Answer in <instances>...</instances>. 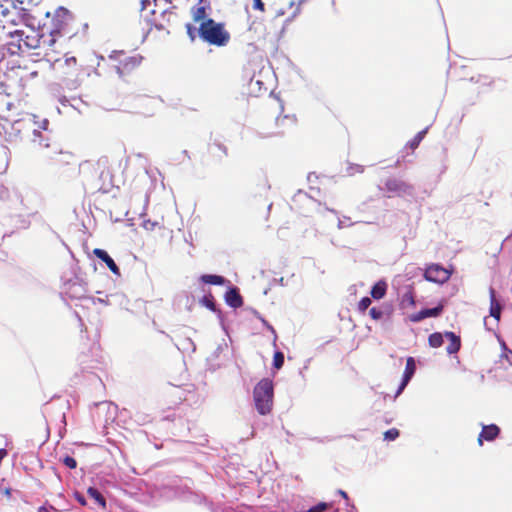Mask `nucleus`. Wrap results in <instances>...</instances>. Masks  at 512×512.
I'll return each mask as SVG.
<instances>
[{
  "mask_svg": "<svg viewBox=\"0 0 512 512\" xmlns=\"http://www.w3.org/2000/svg\"><path fill=\"white\" fill-rule=\"evenodd\" d=\"M49 63L57 77L73 89L78 88L95 71L83 58H77L71 53H65L62 57H49Z\"/></svg>",
  "mask_w": 512,
  "mask_h": 512,
  "instance_id": "nucleus-1",
  "label": "nucleus"
},
{
  "mask_svg": "<svg viewBox=\"0 0 512 512\" xmlns=\"http://www.w3.org/2000/svg\"><path fill=\"white\" fill-rule=\"evenodd\" d=\"M32 145L37 155L47 163H52L63 152L57 141L52 140L49 133L33 130Z\"/></svg>",
  "mask_w": 512,
  "mask_h": 512,
  "instance_id": "nucleus-2",
  "label": "nucleus"
},
{
  "mask_svg": "<svg viewBox=\"0 0 512 512\" xmlns=\"http://www.w3.org/2000/svg\"><path fill=\"white\" fill-rule=\"evenodd\" d=\"M8 35L12 39L17 38V43H14L13 41H8L6 43L7 50L12 55L19 54V53L23 52L24 49L38 50V48L40 47L41 33L32 28H30L28 31H24V30L9 31Z\"/></svg>",
  "mask_w": 512,
  "mask_h": 512,
  "instance_id": "nucleus-3",
  "label": "nucleus"
},
{
  "mask_svg": "<svg viewBox=\"0 0 512 512\" xmlns=\"http://www.w3.org/2000/svg\"><path fill=\"white\" fill-rule=\"evenodd\" d=\"M108 59L110 67L115 69L120 78L125 79L139 68L143 57L140 54L129 55L124 51H114Z\"/></svg>",
  "mask_w": 512,
  "mask_h": 512,
  "instance_id": "nucleus-4",
  "label": "nucleus"
},
{
  "mask_svg": "<svg viewBox=\"0 0 512 512\" xmlns=\"http://www.w3.org/2000/svg\"><path fill=\"white\" fill-rule=\"evenodd\" d=\"M200 37L209 44L223 46L229 40V34L223 26L212 19L205 20L199 27Z\"/></svg>",
  "mask_w": 512,
  "mask_h": 512,
  "instance_id": "nucleus-5",
  "label": "nucleus"
},
{
  "mask_svg": "<svg viewBox=\"0 0 512 512\" xmlns=\"http://www.w3.org/2000/svg\"><path fill=\"white\" fill-rule=\"evenodd\" d=\"M258 386V413L269 414L273 405V382L270 379H262Z\"/></svg>",
  "mask_w": 512,
  "mask_h": 512,
  "instance_id": "nucleus-6",
  "label": "nucleus"
},
{
  "mask_svg": "<svg viewBox=\"0 0 512 512\" xmlns=\"http://www.w3.org/2000/svg\"><path fill=\"white\" fill-rule=\"evenodd\" d=\"M59 34V28L51 30L48 34L41 33L40 47L36 55H43L47 62H49V57H57L58 51L54 47Z\"/></svg>",
  "mask_w": 512,
  "mask_h": 512,
  "instance_id": "nucleus-7",
  "label": "nucleus"
},
{
  "mask_svg": "<svg viewBox=\"0 0 512 512\" xmlns=\"http://www.w3.org/2000/svg\"><path fill=\"white\" fill-rule=\"evenodd\" d=\"M451 277V271L440 264L429 265L424 272V278L429 282L443 284Z\"/></svg>",
  "mask_w": 512,
  "mask_h": 512,
  "instance_id": "nucleus-8",
  "label": "nucleus"
},
{
  "mask_svg": "<svg viewBox=\"0 0 512 512\" xmlns=\"http://www.w3.org/2000/svg\"><path fill=\"white\" fill-rule=\"evenodd\" d=\"M384 185L385 190L390 193V197L410 195L413 191V187L410 184L398 178H389L385 181Z\"/></svg>",
  "mask_w": 512,
  "mask_h": 512,
  "instance_id": "nucleus-9",
  "label": "nucleus"
},
{
  "mask_svg": "<svg viewBox=\"0 0 512 512\" xmlns=\"http://www.w3.org/2000/svg\"><path fill=\"white\" fill-rule=\"evenodd\" d=\"M2 15L4 17V22L9 23L11 25H18L21 22H27V16L25 9L17 8L15 6L12 7V10L5 8L2 10Z\"/></svg>",
  "mask_w": 512,
  "mask_h": 512,
  "instance_id": "nucleus-10",
  "label": "nucleus"
},
{
  "mask_svg": "<svg viewBox=\"0 0 512 512\" xmlns=\"http://www.w3.org/2000/svg\"><path fill=\"white\" fill-rule=\"evenodd\" d=\"M6 122L11 126L12 129L10 134L13 133L15 136H20L22 133H33V130H36L34 128L35 123L29 116L18 119L14 122H8V120H6Z\"/></svg>",
  "mask_w": 512,
  "mask_h": 512,
  "instance_id": "nucleus-11",
  "label": "nucleus"
},
{
  "mask_svg": "<svg viewBox=\"0 0 512 512\" xmlns=\"http://www.w3.org/2000/svg\"><path fill=\"white\" fill-rule=\"evenodd\" d=\"M445 304L443 301H441L436 307L429 308V309H423L417 313L411 314L409 316V320L411 322H420L425 318L428 317H438L444 310Z\"/></svg>",
  "mask_w": 512,
  "mask_h": 512,
  "instance_id": "nucleus-12",
  "label": "nucleus"
},
{
  "mask_svg": "<svg viewBox=\"0 0 512 512\" xmlns=\"http://www.w3.org/2000/svg\"><path fill=\"white\" fill-rule=\"evenodd\" d=\"M415 371H416L415 359L413 357H408L406 359V366H405L403 378H402L401 384L397 390L396 396L399 395L404 390V388L407 386V384L411 380L412 376L414 375Z\"/></svg>",
  "mask_w": 512,
  "mask_h": 512,
  "instance_id": "nucleus-13",
  "label": "nucleus"
},
{
  "mask_svg": "<svg viewBox=\"0 0 512 512\" xmlns=\"http://www.w3.org/2000/svg\"><path fill=\"white\" fill-rule=\"evenodd\" d=\"M489 297H490V308H489V314L491 317L496 319L497 321L501 318V313L503 306L501 303L496 299V291L493 287L489 288Z\"/></svg>",
  "mask_w": 512,
  "mask_h": 512,
  "instance_id": "nucleus-14",
  "label": "nucleus"
},
{
  "mask_svg": "<svg viewBox=\"0 0 512 512\" xmlns=\"http://www.w3.org/2000/svg\"><path fill=\"white\" fill-rule=\"evenodd\" d=\"M93 253L97 258L101 259L107 265V267L110 269V271L113 274H115L117 276L120 275L119 267L116 265L114 260L109 256V254L105 250L100 249V248H95L93 250Z\"/></svg>",
  "mask_w": 512,
  "mask_h": 512,
  "instance_id": "nucleus-15",
  "label": "nucleus"
},
{
  "mask_svg": "<svg viewBox=\"0 0 512 512\" xmlns=\"http://www.w3.org/2000/svg\"><path fill=\"white\" fill-rule=\"evenodd\" d=\"M445 338L448 339L449 344L446 347V351L448 354L457 353L461 348V339L460 336L456 335L454 332L447 331L444 333Z\"/></svg>",
  "mask_w": 512,
  "mask_h": 512,
  "instance_id": "nucleus-16",
  "label": "nucleus"
},
{
  "mask_svg": "<svg viewBox=\"0 0 512 512\" xmlns=\"http://www.w3.org/2000/svg\"><path fill=\"white\" fill-rule=\"evenodd\" d=\"M498 434H499L498 426H496L494 424L483 426L482 431L478 438V442L481 445L483 439L486 441H492L498 436Z\"/></svg>",
  "mask_w": 512,
  "mask_h": 512,
  "instance_id": "nucleus-17",
  "label": "nucleus"
},
{
  "mask_svg": "<svg viewBox=\"0 0 512 512\" xmlns=\"http://www.w3.org/2000/svg\"><path fill=\"white\" fill-rule=\"evenodd\" d=\"M225 301L229 306H231L233 308H239L243 304L242 297L239 294V291L237 290V288H230L226 292Z\"/></svg>",
  "mask_w": 512,
  "mask_h": 512,
  "instance_id": "nucleus-18",
  "label": "nucleus"
},
{
  "mask_svg": "<svg viewBox=\"0 0 512 512\" xmlns=\"http://www.w3.org/2000/svg\"><path fill=\"white\" fill-rule=\"evenodd\" d=\"M208 151L213 159L221 160L227 156V148L219 142H213L208 146Z\"/></svg>",
  "mask_w": 512,
  "mask_h": 512,
  "instance_id": "nucleus-19",
  "label": "nucleus"
},
{
  "mask_svg": "<svg viewBox=\"0 0 512 512\" xmlns=\"http://www.w3.org/2000/svg\"><path fill=\"white\" fill-rule=\"evenodd\" d=\"M387 292V283L384 280H380L374 284L371 289L372 298L379 300L382 299Z\"/></svg>",
  "mask_w": 512,
  "mask_h": 512,
  "instance_id": "nucleus-20",
  "label": "nucleus"
},
{
  "mask_svg": "<svg viewBox=\"0 0 512 512\" xmlns=\"http://www.w3.org/2000/svg\"><path fill=\"white\" fill-rule=\"evenodd\" d=\"M142 226L146 231H150V232H153V231L161 232L162 230L166 229L163 221H161V222L152 221L150 219L144 220Z\"/></svg>",
  "mask_w": 512,
  "mask_h": 512,
  "instance_id": "nucleus-21",
  "label": "nucleus"
},
{
  "mask_svg": "<svg viewBox=\"0 0 512 512\" xmlns=\"http://www.w3.org/2000/svg\"><path fill=\"white\" fill-rule=\"evenodd\" d=\"M97 413H106L109 415H115L118 412V407L111 402H102L97 405Z\"/></svg>",
  "mask_w": 512,
  "mask_h": 512,
  "instance_id": "nucleus-22",
  "label": "nucleus"
},
{
  "mask_svg": "<svg viewBox=\"0 0 512 512\" xmlns=\"http://www.w3.org/2000/svg\"><path fill=\"white\" fill-rule=\"evenodd\" d=\"M201 281L206 284L223 285L226 279L219 275L205 274L201 276Z\"/></svg>",
  "mask_w": 512,
  "mask_h": 512,
  "instance_id": "nucleus-23",
  "label": "nucleus"
},
{
  "mask_svg": "<svg viewBox=\"0 0 512 512\" xmlns=\"http://www.w3.org/2000/svg\"><path fill=\"white\" fill-rule=\"evenodd\" d=\"M444 334L440 332H434L429 335L428 337V343L433 348H438L443 345L444 342Z\"/></svg>",
  "mask_w": 512,
  "mask_h": 512,
  "instance_id": "nucleus-24",
  "label": "nucleus"
},
{
  "mask_svg": "<svg viewBox=\"0 0 512 512\" xmlns=\"http://www.w3.org/2000/svg\"><path fill=\"white\" fill-rule=\"evenodd\" d=\"M401 306L403 308L415 306V296L412 289H409L407 292L403 294L401 299Z\"/></svg>",
  "mask_w": 512,
  "mask_h": 512,
  "instance_id": "nucleus-25",
  "label": "nucleus"
},
{
  "mask_svg": "<svg viewBox=\"0 0 512 512\" xmlns=\"http://www.w3.org/2000/svg\"><path fill=\"white\" fill-rule=\"evenodd\" d=\"M427 130L428 128H425L423 130H421L420 132H418L411 141L408 142V147L414 151L416 148H418V146L420 145L421 141L423 140V138L425 137L426 133H427Z\"/></svg>",
  "mask_w": 512,
  "mask_h": 512,
  "instance_id": "nucleus-26",
  "label": "nucleus"
},
{
  "mask_svg": "<svg viewBox=\"0 0 512 512\" xmlns=\"http://www.w3.org/2000/svg\"><path fill=\"white\" fill-rule=\"evenodd\" d=\"M87 493L91 498H93L102 507L106 506L105 498L96 488H93V487L88 488Z\"/></svg>",
  "mask_w": 512,
  "mask_h": 512,
  "instance_id": "nucleus-27",
  "label": "nucleus"
},
{
  "mask_svg": "<svg viewBox=\"0 0 512 512\" xmlns=\"http://www.w3.org/2000/svg\"><path fill=\"white\" fill-rule=\"evenodd\" d=\"M192 17L195 22L202 21L206 17V10L203 6H195L192 8Z\"/></svg>",
  "mask_w": 512,
  "mask_h": 512,
  "instance_id": "nucleus-28",
  "label": "nucleus"
},
{
  "mask_svg": "<svg viewBox=\"0 0 512 512\" xmlns=\"http://www.w3.org/2000/svg\"><path fill=\"white\" fill-rule=\"evenodd\" d=\"M284 365V354L281 351L275 352L273 356V367L276 370H279Z\"/></svg>",
  "mask_w": 512,
  "mask_h": 512,
  "instance_id": "nucleus-29",
  "label": "nucleus"
},
{
  "mask_svg": "<svg viewBox=\"0 0 512 512\" xmlns=\"http://www.w3.org/2000/svg\"><path fill=\"white\" fill-rule=\"evenodd\" d=\"M201 303L204 306H206L208 309H210L211 311H216V305H215L214 298L212 295L204 296L201 299Z\"/></svg>",
  "mask_w": 512,
  "mask_h": 512,
  "instance_id": "nucleus-30",
  "label": "nucleus"
},
{
  "mask_svg": "<svg viewBox=\"0 0 512 512\" xmlns=\"http://www.w3.org/2000/svg\"><path fill=\"white\" fill-rule=\"evenodd\" d=\"M371 305V299L369 297H363L359 302H358V310L359 312H365L368 307Z\"/></svg>",
  "mask_w": 512,
  "mask_h": 512,
  "instance_id": "nucleus-31",
  "label": "nucleus"
},
{
  "mask_svg": "<svg viewBox=\"0 0 512 512\" xmlns=\"http://www.w3.org/2000/svg\"><path fill=\"white\" fill-rule=\"evenodd\" d=\"M398 436L399 431L396 428L389 429L384 433V439L389 441L395 440Z\"/></svg>",
  "mask_w": 512,
  "mask_h": 512,
  "instance_id": "nucleus-32",
  "label": "nucleus"
},
{
  "mask_svg": "<svg viewBox=\"0 0 512 512\" xmlns=\"http://www.w3.org/2000/svg\"><path fill=\"white\" fill-rule=\"evenodd\" d=\"M369 315L374 320H380L383 317V311L379 308L372 307L369 311Z\"/></svg>",
  "mask_w": 512,
  "mask_h": 512,
  "instance_id": "nucleus-33",
  "label": "nucleus"
},
{
  "mask_svg": "<svg viewBox=\"0 0 512 512\" xmlns=\"http://www.w3.org/2000/svg\"><path fill=\"white\" fill-rule=\"evenodd\" d=\"M501 357L504 358L510 365H512V350L508 349L503 343V352Z\"/></svg>",
  "mask_w": 512,
  "mask_h": 512,
  "instance_id": "nucleus-34",
  "label": "nucleus"
},
{
  "mask_svg": "<svg viewBox=\"0 0 512 512\" xmlns=\"http://www.w3.org/2000/svg\"><path fill=\"white\" fill-rule=\"evenodd\" d=\"M63 463L70 469H75L77 467L76 460L71 456H65L63 458Z\"/></svg>",
  "mask_w": 512,
  "mask_h": 512,
  "instance_id": "nucleus-35",
  "label": "nucleus"
},
{
  "mask_svg": "<svg viewBox=\"0 0 512 512\" xmlns=\"http://www.w3.org/2000/svg\"><path fill=\"white\" fill-rule=\"evenodd\" d=\"M186 30L189 38L193 41L196 38L197 29L190 23L186 24Z\"/></svg>",
  "mask_w": 512,
  "mask_h": 512,
  "instance_id": "nucleus-36",
  "label": "nucleus"
},
{
  "mask_svg": "<svg viewBox=\"0 0 512 512\" xmlns=\"http://www.w3.org/2000/svg\"><path fill=\"white\" fill-rule=\"evenodd\" d=\"M329 507L327 503H319L316 506L310 508L308 512H323Z\"/></svg>",
  "mask_w": 512,
  "mask_h": 512,
  "instance_id": "nucleus-37",
  "label": "nucleus"
},
{
  "mask_svg": "<svg viewBox=\"0 0 512 512\" xmlns=\"http://www.w3.org/2000/svg\"><path fill=\"white\" fill-rule=\"evenodd\" d=\"M286 120H287V121H289L291 124H295V123H296V119H295V117H290V116H287V115H286V116H283L282 118H279V117L277 118V122H278L279 124H281V125H282V124L284 123V121H286Z\"/></svg>",
  "mask_w": 512,
  "mask_h": 512,
  "instance_id": "nucleus-38",
  "label": "nucleus"
},
{
  "mask_svg": "<svg viewBox=\"0 0 512 512\" xmlns=\"http://www.w3.org/2000/svg\"><path fill=\"white\" fill-rule=\"evenodd\" d=\"M38 512H56V509L52 506H49V507L41 506L38 508Z\"/></svg>",
  "mask_w": 512,
  "mask_h": 512,
  "instance_id": "nucleus-39",
  "label": "nucleus"
},
{
  "mask_svg": "<svg viewBox=\"0 0 512 512\" xmlns=\"http://www.w3.org/2000/svg\"><path fill=\"white\" fill-rule=\"evenodd\" d=\"M153 28H155V29H157V30H164V26H163V25H161V24H154V25H153V26L148 30L147 35H149V34L152 32Z\"/></svg>",
  "mask_w": 512,
  "mask_h": 512,
  "instance_id": "nucleus-40",
  "label": "nucleus"
},
{
  "mask_svg": "<svg viewBox=\"0 0 512 512\" xmlns=\"http://www.w3.org/2000/svg\"><path fill=\"white\" fill-rule=\"evenodd\" d=\"M57 16H60V15H68V11L64 8H59L56 12Z\"/></svg>",
  "mask_w": 512,
  "mask_h": 512,
  "instance_id": "nucleus-41",
  "label": "nucleus"
},
{
  "mask_svg": "<svg viewBox=\"0 0 512 512\" xmlns=\"http://www.w3.org/2000/svg\"><path fill=\"white\" fill-rule=\"evenodd\" d=\"M339 494H340V495H341V497H343L344 499H346V500L348 499V495H347V493H346L345 491H343V490H339Z\"/></svg>",
  "mask_w": 512,
  "mask_h": 512,
  "instance_id": "nucleus-42",
  "label": "nucleus"
},
{
  "mask_svg": "<svg viewBox=\"0 0 512 512\" xmlns=\"http://www.w3.org/2000/svg\"><path fill=\"white\" fill-rule=\"evenodd\" d=\"M264 9V3L261 0H258V10Z\"/></svg>",
  "mask_w": 512,
  "mask_h": 512,
  "instance_id": "nucleus-43",
  "label": "nucleus"
},
{
  "mask_svg": "<svg viewBox=\"0 0 512 512\" xmlns=\"http://www.w3.org/2000/svg\"><path fill=\"white\" fill-rule=\"evenodd\" d=\"M252 7L256 9V0H252Z\"/></svg>",
  "mask_w": 512,
  "mask_h": 512,
  "instance_id": "nucleus-44",
  "label": "nucleus"
},
{
  "mask_svg": "<svg viewBox=\"0 0 512 512\" xmlns=\"http://www.w3.org/2000/svg\"><path fill=\"white\" fill-rule=\"evenodd\" d=\"M271 330H272V333H273V340L275 341L277 336L275 334V331L272 328H271Z\"/></svg>",
  "mask_w": 512,
  "mask_h": 512,
  "instance_id": "nucleus-45",
  "label": "nucleus"
},
{
  "mask_svg": "<svg viewBox=\"0 0 512 512\" xmlns=\"http://www.w3.org/2000/svg\"><path fill=\"white\" fill-rule=\"evenodd\" d=\"M101 161H102V159H99L97 163H98V164H100V163H101ZM103 162H104V163H106V162H107V159H106V158H105V159H103Z\"/></svg>",
  "mask_w": 512,
  "mask_h": 512,
  "instance_id": "nucleus-46",
  "label": "nucleus"
},
{
  "mask_svg": "<svg viewBox=\"0 0 512 512\" xmlns=\"http://www.w3.org/2000/svg\"><path fill=\"white\" fill-rule=\"evenodd\" d=\"M257 85H258V89H261L262 82H261V81H258V82H257Z\"/></svg>",
  "mask_w": 512,
  "mask_h": 512,
  "instance_id": "nucleus-47",
  "label": "nucleus"
},
{
  "mask_svg": "<svg viewBox=\"0 0 512 512\" xmlns=\"http://www.w3.org/2000/svg\"><path fill=\"white\" fill-rule=\"evenodd\" d=\"M9 38H10L9 41H13L14 43H17V38L12 39L10 36H9Z\"/></svg>",
  "mask_w": 512,
  "mask_h": 512,
  "instance_id": "nucleus-48",
  "label": "nucleus"
},
{
  "mask_svg": "<svg viewBox=\"0 0 512 512\" xmlns=\"http://www.w3.org/2000/svg\"><path fill=\"white\" fill-rule=\"evenodd\" d=\"M5 494L10 495V491L7 489V490L5 491Z\"/></svg>",
  "mask_w": 512,
  "mask_h": 512,
  "instance_id": "nucleus-49",
  "label": "nucleus"
}]
</instances>
